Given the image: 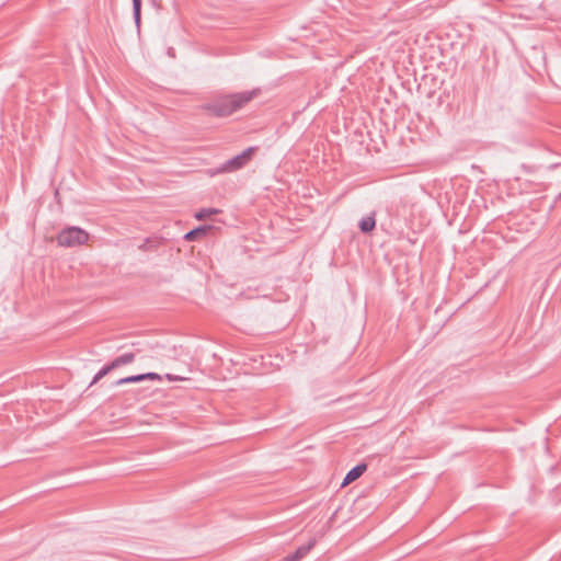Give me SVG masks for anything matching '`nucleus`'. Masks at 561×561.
<instances>
[{"mask_svg": "<svg viewBox=\"0 0 561 561\" xmlns=\"http://www.w3.org/2000/svg\"><path fill=\"white\" fill-rule=\"evenodd\" d=\"M254 150L255 148L249 147L245 150H243L240 154H237L236 157L227 160L222 164L221 171L232 172L242 169L250 162Z\"/></svg>", "mask_w": 561, "mask_h": 561, "instance_id": "3", "label": "nucleus"}, {"mask_svg": "<svg viewBox=\"0 0 561 561\" xmlns=\"http://www.w3.org/2000/svg\"><path fill=\"white\" fill-rule=\"evenodd\" d=\"M89 240V233L78 227H69L60 231L57 242L61 247H76L84 244Z\"/></svg>", "mask_w": 561, "mask_h": 561, "instance_id": "2", "label": "nucleus"}, {"mask_svg": "<svg viewBox=\"0 0 561 561\" xmlns=\"http://www.w3.org/2000/svg\"><path fill=\"white\" fill-rule=\"evenodd\" d=\"M558 199H561V193L558 195Z\"/></svg>", "mask_w": 561, "mask_h": 561, "instance_id": "14", "label": "nucleus"}, {"mask_svg": "<svg viewBox=\"0 0 561 561\" xmlns=\"http://www.w3.org/2000/svg\"><path fill=\"white\" fill-rule=\"evenodd\" d=\"M367 470V465L362 462L352 468L345 476L342 485H346L357 480Z\"/></svg>", "mask_w": 561, "mask_h": 561, "instance_id": "5", "label": "nucleus"}, {"mask_svg": "<svg viewBox=\"0 0 561 561\" xmlns=\"http://www.w3.org/2000/svg\"><path fill=\"white\" fill-rule=\"evenodd\" d=\"M139 381H144V377L141 376V374L121 378L115 383L117 386H119V385L134 383V382H139Z\"/></svg>", "mask_w": 561, "mask_h": 561, "instance_id": "11", "label": "nucleus"}, {"mask_svg": "<svg viewBox=\"0 0 561 561\" xmlns=\"http://www.w3.org/2000/svg\"><path fill=\"white\" fill-rule=\"evenodd\" d=\"M114 368L112 367V364H107L104 367H102L96 375L93 377L90 386L96 383L100 379H102L104 376H106L110 371H112Z\"/></svg>", "mask_w": 561, "mask_h": 561, "instance_id": "10", "label": "nucleus"}, {"mask_svg": "<svg viewBox=\"0 0 561 561\" xmlns=\"http://www.w3.org/2000/svg\"><path fill=\"white\" fill-rule=\"evenodd\" d=\"M218 210L215 209V208H203L201 209L198 213H196L195 217L199 220L213 215V214H217Z\"/></svg>", "mask_w": 561, "mask_h": 561, "instance_id": "12", "label": "nucleus"}, {"mask_svg": "<svg viewBox=\"0 0 561 561\" xmlns=\"http://www.w3.org/2000/svg\"><path fill=\"white\" fill-rule=\"evenodd\" d=\"M261 93L260 89L242 91L216 99L204 106L206 111L218 117H227L244 107Z\"/></svg>", "mask_w": 561, "mask_h": 561, "instance_id": "1", "label": "nucleus"}, {"mask_svg": "<svg viewBox=\"0 0 561 561\" xmlns=\"http://www.w3.org/2000/svg\"><path fill=\"white\" fill-rule=\"evenodd\" d=\"M135 360V354L134 353H125L118 357H116L115 359H113L111 362L112 364V367L115 369V368H118L123 365H127V364H130Z\"/></svg>", "mask_w": 561, "mask_h": 561, "instance_id": "8", "label": "nucleus"}, {"mask_svg": "<svg viewBox=\"0 0 561 561\" xmlns=\"http://www.w3.org/2000/svg\"><path fill=\"white\" fill-rule=\"evenodd\" d=\"M133 1V15H134V20H135V23L137 25V27L140 26V20H141V16H140V12H141V0H131Z\"/></svg>", "mask_w": 561, "mask_h": 561, "instance_id": "9", "label": "nucleus"}, {"mask_svg": "<svg viewBox=\"0 0 561 561\" xmlns=\"http://www.w3.org/2000/svg\"><path fill=\"white\" fill-rule=\"evenodd\" d=\"M141 376L144 377V380H157V381L161 380V376L156 373H146V374H141Z\"/></svg>", "mask_w": 561, "mask_h": 561, "instance_id": "13", "label": "nucleus"}, {"mask_svg": "<svg viewBox=\"0 0 561 561\" xmlns=\"http://www.w3.org/2000/svg\"><path fill=\"white\" fill-rule=\"evenodd\" d=\"M211 226H199L196 227L188 232L185 233L184 239L186 241H196L199 240L202 237H205L209 230H211Z\"/></svg>", "mask_w": 561, "mask_h": 561, "instance_id": "6", "label": "nucleus"}, {"mask_svg": "<svg viewBox=\"0 0 561 561\" xmlns=\"http://www.w3.org/2000/svg\"><path fill=\"white\" fill-rule=\"evenodd\" d=\"M316 543H317L316 538L310 539L308 541V543H306L304 546H300L293 553L288 554L285 558V561H299V560H301L302 558H305L310 552V550L316 546Z\"/></svg>", "mask_w": 561, "mask_h": 561, "instance_id": "4", "label": "nucleus"}, {"mask_svg": "<svg viewBox=\"0 0 561 561\" xmlns=\"http://www.w3.org/2000/svg\"><path fill=\"white\" fill-rule=\"evenodd\" d=\"M375 226H376V219H375L374 213L369 216L362 218V220L359 221V225H358L359 230L363 233L371 232L375 229Z\"/></svg>", "mask_w": 561, "mask_h": 561, "instance_id": "7", "label": "nucleus"}]
</instances>
